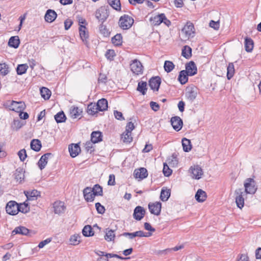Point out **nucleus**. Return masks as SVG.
Returning <instances> with one entry per match:
<instances>
[{
    "mask_svg": "<svg viewBox=\"0 0 261 261\" xmlns=\"http://www.w3.org/2000/svg\"><path fill=\"white\" fill-rule=\"evenodd\" d=\"M22 126V124L19 120H14L13 123V127L18 130Z\"/></svg>",
    "mask_w": 261,
    "mask_h": 261,
    "instance_id": "62",
    "label": "nucleus"
},
{
    "mask_svg": "<svg viewBox=\"0 0 261 261\" xmlns=\"http://www.w3.org/2000/svg\"><path fill=\"white\" fill-rule=\"evenodd\" d=\"M7 105L10 110L18 113L23 111L25 108V105L23 101H9Z\"/></svg>",
    "mask_w": 261,
    "mask_h": 261,
    "instance_id": "6",
    "label": "nucleus"
},
{
    "mask_svg": "<svg viewBox=\"0 0 261 261\" xmlns=\"http://www.w3.org/2000/svg\"><path fill=\"white\" fill-rule=\"evenodd\" d=\"M18 155L21 161H24L27 156L25 150L22 149L19 150L18 152Z\"/></svg>",
    "mask_w": 261,
    "mask_h": 261,
    "instance_id": "57",
    "label": "nucleus"
},
{
    "mask_svg": "<svg viewBox=\"0 0 261 261\" xmlns=\"http://www.w3.org/2000/svg\"><path fill=\"white\" fill-rule=\"evenodd\" d=\"M66 119V116L63 111L60 112L55 115V119L57 123L65 122Z\"/></svg>",
    "mask_w": 261,
    "mask_h": 261,
    "instance_id": "47",
    "label": "nucleus"
},
{
    "mask_svg": "<svg viewBox=\"0 0 261 261\" xmlns=\"http://www.w3.org/2000/svg\"><path fill=\"white\" fill-rule=\"evenodd\" d=\"M121 139L124 143H130L133 140V137H132V133L129 132L125 131L121 135Z\"/></svg>",
    "mask_w": 261,
    "mask_h": 261,
    "instance_id": "38",
    "label": "nucleus"
},
{
    "mask_svg": "<svg viewBox=\"0 0 261 261\" xmlns=\"http://www.w3.org/2000/svg\"><path fill=\"white\" fill-rule=\"evenodd\" d=\"M112 43L116 45L119 46L121 45L122 43V37L121 34H117L112 38Z\"/></svg>",
    "mask_w": 261,
    "mask_h": 261,
    "instance_id": "44",
    "label": "nucleus"
},
{
    "mask_svg": "<svg viewBox=\"0 0 261 261\" xmlns=\"http://www.w3.org/2000/svg\"><path fill=\"white\" fill-rule=\"evenodd\" d=\"M109 5L117 11L121 10V4L120 0H108Z\"/></svg>",
    "mask_w": 261,
    "mask_h": 261,
    "instance_id": "41",
    "label": "nucleus"
},
{
    "mask_svg": "<svg viewBox=\"0 0 261 261\" xmlns=\"http://www.w3.org/2000/svg\"><path fill=\"white\" fill-rule=\"evenodd\" d=\"M254 42L250 38L246 37L245 39V48L247 52L250 53L253 50Z\"/></svg>",
    "mask_w": 261,
    "mask_h": 261,
    "instance_id": "29",
    "label": "nucleus"
},
{
    "mask_svg": "<svg viewBox=\"0 0 261 261\" xmlns=\"http://www.w3.org/2000/svg\"><path fill=\"white\" fill-rule=\"evenodd\" d=\"M82 110L76 107H71L70 109V115L72 118L76 119L80 118Z\"/></svg>",
    "mask_w": 261,
    "mask_h": 261,
    "instance_id": "24",
    "label": "nucleus"
},
{
    "mask_svg": "<svg viewBox=\"0 0 261 261\" xmlns=\"http://www.w3.org/2000/svg\"><path fill=\"white\" fill-rule=\"evenodd\" d=\"M102 135L100 132H93L91 135V141L93 143H97L102 141Z\"/></svg>",
    "mask_w": 261,
    "mask_h": 261,
    "instance_id": "25",
    "label": "nucleus"
},
{
    "mask_svg": "<svg viewBox=\"0 0 261 261\" xmlns=\"http://www.w3.org/2000/svg\"><path fill=\"white\" fill-rule=\"evenodd\" d=\"M145 214V210L141 206H137L134 210L133 216L138 221L141 220Z\"/></svg>",
    "mask_w": 261,
    "mask_h": 261,
    "instance_id": "16",
    "label": "nucleus"
},
{
    "mask_svg": "<svg viewBox=\"0 0 261 261\" xmlns=\"http://www.w3.org/2000/svg\"><path fill=\"white\" fill-rule=\"evenodd\" d=\"M182 39L187 40L195 35L194 27L192 23L188 22L181 31Z\"/></svg>",
    "mask_w": 261,
    "mask_h": 261,
    "instance_id": "1",
    "label": "nucleus"
},
{
    "mask_svg": "<svg viewBox=\"0 0 261 261\" xmlns=\"http://www.w3.org/2000/svg\"><path fill=\"white\" fill-rule=\"evenodd\" d=\"M171 124L176 131L180 130L183 125V122L181 119L178 116L172 117L171 118Z\"/></svg>",
    "mask_w": 261,
    "mask_h": 261,
    "instance_id": "14",
    "label": "nucleus"
},
{
    "mask_svg": "<svg viewBox=\"0 0 261 261\" xmlns=\"http://www.w3.org/2000/svg\"><path fill=\"white\" fill-rule=\"evenodd\" d=\"M161 80L159 76L153 77L149 81V85L150 88L158 91L161 85Z\"/></svg>",
    "mask_w": 261,
    "mask_h": 261,
    "instance_id": "15",
    "label": "nucleus"
},
{
    "mask_svg": "<svg viewBox=\"0 0 261 261\" xmlns=\"http://www.w3.org/2000/svg\"><path fill=\"white\" fill-rule=\"evenodd\" d=\"M41 147V142L38 139H33L31 142V148L36 151H39Z\"/></svg>",
    "mask_w": 261,
    "mask_h": 261,
    "instance_id": "36",
    "label": "nucleus"
},
{
    "mask_svg": "<svg viewBox=\"0 0 261 261\" xmlns=\"http://www.w3.org/2000/svg\"><path fill=\"white\" fill-rule=\"evenodd\" d=\"M170 196V189H162L161 195L160 198L163 201H167Z\"/></svg>",
    "mask_w": 261,
    "mask_h": 261,
    "instance_id": "43",
    "label": "nucleus"
},
{
    "mask_svg": "<svg viewBox=\"0 0 261 261\" xmlns=\"http://www.w3.org/2000/svg\"><path fill=\"white\" fill-rule=\"evenodd\" d=\"M182 146L183 147V150L185 152H189L192 149V145L191 143V141L186 138H184L182 139Z\"/></svg>",
    "mask_w": 261,
    "mask_h": 261,
    "instance_id": "35",
    "label": "nucleus"
},
{
    "mask_svg": "<svg viewBox=\"0 0 261 261\" xmlns=\"http://www.w3.org/2000/svg\"><path fill=\"white\" fill-rule=\"evenodd\" d=\"M163 172L165 176H169L172 173V170L170 169L166 163H164Z\"/></svg>",
    "mask_w": 261,
    "mask_h": 261,
    "instance_id": "56",
    "label": "nucleus"
},
{
    "mask_svg": "<svg viewBox=\"0 0 261 261\" xmlns=\"http://www.w3.org/2000/svg\"><path fill=\"white\" fill-rule=\"evenodd\" d=\"M162 207V204L160 202H155L154 203H149L148 204V208L150 212L154 215L159 216L160 214Z\"/></svg>",
    "mask_w": 261,
    "mask_h": 261,
    "instance_id": "12",
    "label": "nucleus"
},
{
    "mask_svg": "<svg viewBox=\"0 0 261 261\" xmlns=\"http://www.w3.org/2000/svg\"><path fill=\"white\" fill-rule=\"evenodd\" d=\"M98 111L97 105L95 103H90L87 107V112L88 114L93 115Z\"/></svg>",
    "mask_w": 261,
    "mask_h": 261,
    "instance_id": "39",
    "label": "nucleus"
},
{
    "mask_svg": "<svg viewBox=\"0 0 261 261\" xmlns=\"http://www.w3.org/2000/svg\"><path fill=\"white\" fill-rule=\"evenodd\" d=\"M198 94V89L195 86L189 87L186 89V97L190 101H193Z\"/></svg>",
    "mask_w": 261,
    "mask_h": 261,
    "instance_id": "10",
    "label": "nucleus"
},
{
    "mask_svg": "<svg viewBox=\"0 0 261 261\" xmlns=\"http://www.w3.org/2000/svg\"><path fill=\"white\" fill-rule=\"evenodd\" d=\"M83 234L85 237H90L94 235V232L90 225H86L82 230Z\"/></svg>",
    "mask_w": 261,
    "mask_h": 261,
    "instance_id": "42",
    "label": "nucleus"
},
{
    "mask_svg": "<svg viewBox=\"0 0 261 261\" xmlns=\"http://www.w3.org/2000/svg\"><path fill=\"white\" fill-rule=\"evenodd\" d=\"M19 212L23 213H27L30 211V207L27 201L23 203H20L19 205L18 204Z\"/></svg>",
    "mask_w": 261,
    "mask_h": 261,
    "instance_id": "49",
    "label": "nucleus"
},
{
    "mask_svg": "<svg viewBox=\"0 0 261 261\" xmlns=\"http://www.w3.org/2000/svg\"><path fill=\"white\" fill-rule=\"evenodd\" d=\"M134 22V20L131 16L124 14L121 16L119 20V26L123 30H126L131 28Z\"/></svg>",
    "mask_w": 261,
    "mask_h": 261,
    "instance_id": "2",
    "label": "nucleus"
},
{
    "mask_svg": "<svg viewBox=\"0 0 261 261\" xmlns=\"http://www.w3.org/2000/svg\"><path fill=\"white\" fill-rule=\"evenodd\" d=\"M167 162L168 165L172 167L177 166L178 163L177 158L175 154H173L169 158Z\"/></svg>",
    "mask_w": 261,
    "mask_h": 261,
    "instance_id": "37",
    "label": "nucleus"
},
{
    "mask_svg": "<svg viewBox=\"0 0 261 261\" xmlns=\"http://www.w3.org/2000/svg\"><path fill=\"white\" fill-rule=\"evenodd\" d=\"M24 194L27 198V200L32 201L36 200L40 196V192L36 190H29L24 192Z\"/></svg>",
    "mask_w": 261,
    "mask_h": 261,
    "instance_id": "19",
    "label": "nucleus"
},
{
    "mask_svg": "<svg viewBox=\"0 0 261 261\" xmlns=\"http://www.w3.org/2000/svg\"><path fill=\"white\" fill-rule=\"evenodd\" d=\"M184 70L187 71V73L189 76L194 75L197 73V71L196 64L193 61H190L189 63L187 64L186 65V70Z\"/></svg>",
    "mask_w": 261,
    "mask_h": 261,
    "instance_id": "18",
    "label": "nucleus"
},
{
    "mask_svg": "<svg viewBox=\"0 0 261 261\" xmlns=\"http://www.w3.org/2000/svg\"><path fill=\"white\" fill-rule=\"evenodd\" d=\"M244 187L245 192L250 194H254L257 189L255 180L252 178H248L245 180Z\"/></svg>",
    "mask_w": 261,
    "mask_h": 261,
    "instance_id": "4",
    "label": "nucleus"
},
{
    "mask_svg": "<svg viewBox=\"0 0 261 261\" xmlns=\"http://www.w3.org/2000/svg\"><path fill=\"white\" fill-rule=\"evenodd\" d=\"M195 197L197 201L200 202H203L206 200V194L202 190L199 189L196 192Z\"/></svg>",
    "mask_w": 261,
    "mask_h": 261,
    "instance_id": "30",
    "label": "nucleus"
},
{
    "mask_svg": "<svg viewBox=\"0 0 261 261\" xmlns=\"http://www.w3.org/2000/svg\"><path fill=\"white\" fill-rule=\"evenodd\" d=\"M187 71H185L184 70L180 71L178 80L180 83L181 84L184 85L186 84L188 80V76L189 74L187 73Z\"/></svg>",
    "mask_w": 261,
    "mask_h": 261,
    "instance_id": "32",
    "label": "nucleus"
},
{
    "mask_svg": "<svg viewBox=\"0 0 261 261\" xmlns=\"http://www.w3.org/2000/svg\"><path fill=\"white\" fill-rule=\"evenodd\" d=\"M84 197L88 202L93 201L94 199L95 195H93V192L91 187H86L83 190Z\"/></svg>",
    "mask_w": 261,
    "mask_h": 261,
    "instance_id": "20",
    "label": "nucleus"
},
{
    "mask_svg": "<svg viewBox=\"0 0 261 261\" xmlns=\"http://www.w3.org/2000/svg\"><path fill=\"white\" fill-rule=\"evenodd\" d=\"M133 236L135 237H148L151 235V233L147 232L145 233L142 230H139L133 232Z\"/></svg>",
    "mask_w": 261,
    "mask_h": 261,
    "instance_id": "55",
    "label": "nucleus"
},
{
    "mask_svg": "<svg viewBox=\"0 0 261 261\" xmlns=\"http://www.w3.org/2000/svg\"><path fill=\"white\" fill-rule=\"evenodd\" d=\"M227 77L230 80L233 75L234 73V65L232 63H229L227 66Z\"/></svg>",
    "mask_w": 261,
    "mask_h": 261,
    "instance_id": "50",
    "label": "nucleus"
},
{
    "mask_svg": "<svg viewBox=\"0 0 261 261\" xmlns=\"http://www.w3.org/2000/svg\"><path fill=\"white\" fill-rule=\"evenodd\" d=\"M99 31L104 36H108L110 34V32L107 29L106 27L102 24H101L99 27Z\"/></svg>",
    "mask_w": 261,
    "mask_h": 261,
    "instance_id": "58",
    "label": "nucleus"
},
{
    "mask_svg": "<svg viewBox=\"0 0 261 261\" xmlns=\"http://www.w3.org/2000/svg\"><path fill=\"white\" fill-rule=\"evenodd\" d=\"M81 236L79 234H74L71 236L70 238V244L72 245H76L81 242Z\"/></svg>",
    "mask_w": 261,
    "mask_h": 261,
    "instance_id": "51",
    "label": "nucleus"
},
{
    "mask_svg": "<svg viewBox=\"0 0 261 261\" xmlns=\"http://www.w3.org/2000/svg\"><path fill=\"white\" fill-rule=\"evenodd\" d=\"M93 195L95 196H102L103 194L102 188L99 185L96 184L92 188Z\"/></svg>",
    "mask_w": 261,
    "mask_h": 261,
    "instance_id": "48",
    "label": "nucleus"
},
{
    "mask_svg": "<svg viewBox=\"0 0 261 261\" xmlns=\"http://www.w3.org/2000/svg\"><path fill=\"white\" fill-rule=\"evenodd\" d=\"M210 26L211 28H214L215 30H217L219 28V21L211 20L210 22Z\"/></svg>",
    "mask_w": 261,
    "mask_h": 261,
    "instance_id": "64",
    "label": "nucleus"
},
{
    "mask_svg": "<svg viewBox=\"0 0 261 261\" xmlns=\"http://www.w3.org/2000/svg\"><path fill=\"white\" fill-rule=\"evenodd\" d=\"M192 49L189 46H185L182 49V56L186 59H189L192 55Z\"/></svg>",
    "mask_w": 261,
    "mask_h": 261,
    "instance_id": "46",
    "label": "nucleus"
},
{
    "mask_svg": "<svg viewBox=\"0 0 261 261\" xmlns=\"http://www.w3.org/2000/svg\"><path fill=\"white\" fill-rule=\"evenodd\" d=\"M130 70L136 75L142 74L143 72V66L137 59H135L130 64Z\"/></svg>",
    "mask_w": 261,
    "mask_h": 261,
    "instance_id": "5",
    "label": "nucleus"
},
{
    "mask_svg": "<svg viewBox=\"0 0 261 261\" xmlns=\"http://www.w3.org/2000/svg\"><path fill=\"white\" fill-rule=\"evenodd\" d=\"M29 232V230L25 227L19 226L16 227L12 232V235L20 234L22 235H27Z\"/></svg>",
    "mask_w": 261,
    "mask_h": 261,
    "instance_id": "27",
    "label": "nucleus"
},
{
    "mask_svg": "<svg viewBox=\"0 0 261 261\" xmlns=\"http://www.w3.org/2000/svg\"><path fill=\"white\" fill-rule=\"evenodd\" d=\"M28 68V66L26 64L18 65L17 67V73L19 75H22L25 73Z\"/></svg>",
    "mask_w": 261,
    "mask_h": 261,
    "instance_id": "52",
    "label": "nucleus"
},
{
    "mask_svg": "<svg viewBox=\"0 0 261 261\" xmlns=\"http://www.w3.org/2000/svg\"><path fill=\"white\" fill-rule=\"evenodd\" d=\"M234 194L236 204L239 208L242 209L244 205V192L242 189H237L234 191Z\"/></svg>",
    "mask_w": 261,
    "mask_h": 261,
    "instance_id": "7",
    "label": "nucleus"
},
{
    "mask_svg": "<svg viewBox=\"0 0 261 261\" xmlns=\"http://www.w3.org/2000/svg\"><path fill=\"white\" fill-rule=\"evenodd\" d=\"M53 156L51 153H46L43 154L38 162V166L41 170L44 169L47 163L48 159Z\"/></svg>",
    "mask_w": 261,
    "mask_h": 261,
    "instance_id": "21",
    "label": "nucleus"
},
{
    "mask_svg": "<svg viewBox=\"0 0 261 261\" xmlns=\"http://www.w3.org/2000/svg\"><path fill=\"white\" fill-rule=\"evenodd\" d=\"M106 58L110 60H113V57L115 56V53L114 50H108L105 54Z\"/></svg>",
    "mask_w": 261,
    "mask_h": 261,
    "instance_id": "59",
    "label": "nucleus"
},
{
    "mask_svg": "<svg viewBox=\"0 0 261 261\" xmlns=\"http://www.w3.org/2000/svg\"><path fill=\"white\" fill-rule=\"evenodd\" d=\"M173 63L170 61H166L164 63V67L167 72H171L174 68Z\"/></svg>",
    "mask_w": 261,
    "mask_h": 261,
    "instance_id": "54",
    "label": "nucleus"
},
{
    "mask_svg": "<svg viewBox=\"0 0 261 261\" xmlns=\"http://www.w3.org/2000/svg\"><path fill=\"white\" fill-rule=\"evenodd\" d=\"M189 171L192 177L196 179L201 178L203 173L201 168L198 165L191 167Z\"/></svg>",
    "mask_w": 261,
    "mask_h": 261,
    "instance_id": "11",
    "label": "nucleus"
},
{
    "mask_svg": "<svg viewBox=\"0 0 261 261\" xmlns=\"http://www.w3.org/2000/svg\"><path fill=\"white\" fill-rule=\"evenodd\" d=\"M108 185L109 186H114L115 185V176L114 174L109 175Z\"/></svg>",
    "mask_w": 261,
    "mask_h": 261,
    "instance_id": "63",
    "label": "nucleus"
},
{
    "mask_svg": "<svg viewBox=\"0 0 261 261\" xmlns=\"http://www.w3.org/2000/svg\"><path fill=\"white\" fill-rule=\"evenodd\" d=\"M106 234L105 236V239L107 241H113L115 237V231L108 228L105 230Z\"/></svg>",
    "mask_w": 261,
    "mask_h": 261,
    "instance_id": "33",
    "label": "nucleus"
},
{
    "mask_svg": "<svg viewBox=\"0 0 261 261\" xmlns=\"http://www.w3.org/2000/svg\"><path fill=\"white\" fill-rule=\"evenodd\" d=\"M57 17V14L54 10L48 9L46 12L44 16V19L46 22L51 23L56 19Z\"/></svg>",
    "mask_w": 261,
    "mask_h": 261,
    "instance_id": "22",
    "label": "nucleus"
},
{
    "mask_svg": "<svg viewBox=\"0 0 261 261\" xmlns=\"http://www.w3.org/2000/svg\"><path fill=\"white\" fill-rule=\"evenodd\" d=\"M14 175L16 181L20 183L24 178V171L22 169L18 168L15 170Z\"/></svg>",
    "mask_w": 261,
    "mask_h": 261,
    "instance_id": "26",
    "label": "nucleus"
},
{
    "mask_svg": "<svg viewBox=\"0 0 261 261\" xmlns=\"http://www.w3.org/2000/svg\"><path fill=\"white\" fill-rule=\"evenodd\" d=\"M68 149L70 154L72 158L76 156L81 151L80 147L77 144L69 145Z\"/></svg>",
    "mask_w": 261,
    "mask_h": 261,
    "instance_id": "23",
    "label": "nucleus"
},
{
    "mask_svg": "<svg viewBox=\"0 0 261 261\" xmlns=\"http://www.w3.org/2000/svg\"><path fill=\"white\" fill-rule=\"evenodd\" d=\"M53 207L55 213L58 215L63 213L66 208L64 203L60 201L55 202L53 204Z\"/></svg>",
    "mask_w": 261,
    "mask_h": 261,
    "instance_id": "17",
    "label": "nucleus"
},
{
    "mask_svg": "<svg viewBox=\"0 0 261 261\" xmlns=\"http://www.w3.org/2000/svg\"><path fill=\"white\" fill-rule=\"evenodd\" d=\"M147 83L145 82H140L138 83L137 88V91L140 92L142 95H145L147 91Z\"/></svg>",
    "mask_w": 261,
    "mask_h": 261,
    "instance_id": "40",
    "label": "nucleus"
},
{
    "mask_svg": "<svg viewBox=\"0 0 261 261\" xmlns=\"http://www.w3.org/2000/svg\"><path fill=\"white\" fill-rule=\"evenodd\" d=\"M134 176L136 179H139V180H142L147 177V170L143 167L136 169L134 172Z\"/></svg>",
    "mask_w": 261,
    "mask_h": 261,
    "instance_id": "13",
    "label": "nucleus"
},
{
    "mask_svg": "<svg viewBox=\"0 0 261 261\" xmlns=\"http://www.w3.org/2000/svg\"><path fill=\"white\" fill-rule=\"evenodd\" d=\"M109 15V11L105 7L99 8L95 12L96 18L101 23H103L107 19Z\"/></svg>",
    "mask_w": 261,
    "mask_h": 261,
    "instance_id": "8",
    "label": "nucleus"
},
{
    "mask_svg": "<svg viewBox=\"0 0 261 261\" xmlns=\"http://www.w3.org/2000/svg\"><path fill=\"white\" fill-rule=\"evenodd\" d=\"M93 144L92 142L87 141L85 145L86 150L87 151H89L90 153L94 151L93 149Z\"/></svg>",
    "mask_w": 261,
    "mask_h": 261,
    "instance_id": "61",
    "label": "nucleus"
},
{
    "mask_svg": "<svg viewBox=\"0 0 261 261\" xmlns=\"http://www.w3.org/2000/svg\"><path fill=\"white\" fill-rule=\"evenodd\" d=\"M150 21L154 25H159L161 23H164L166 25L169 27L171 24L170 21L167 18L164 13L157 15L150 18Z\"/></svg>",
    "mask_w": 261,
    "mask_h": 261,
    "instance_id": "3",
    "label": "nucleus"
},
{
    "mask_svg": "<svg viewBox=\"0 0 261 261\" xmlns=\"http://www.w3.org/2000/svg\"><path fill=\"white\" fill-rule=\"evenodd\" d=\"M96 105L99 111H103L108 108V101L106 99L102 98L97 101Z\"/></svg>",
    "mask_w": 261,
    "mask_h": 261,
    "instance_id": "31",
    "label": "nucleus"
},
{
    "mask_svg": "<svg viewBox=\"0 0 261 261\" xmlns=\"http://www.w3.org/2000/svg\"><path fill=\"white\" fill-rule=\"evenodd\" d=\"M6 211L10 215H16L19 212L18 203L14 201H10L6 205Z\"/></svg>",
    "mask_w": 261,
    "mask_h": 261,
    "instance_id": "9",
    "label": "nucleus"
},
{
    "mask_svg": "<svg viewBox=\"0 0 261 261\" xmlns=\"http://www.w3.org/2000/svg\"><path fill=\"white\" fill-rule=\"evenodd\" d=\"M9 67L6 63H0V75L5 76L9 73Z\"/></svg>",
    "mask_w": 261,
    "mask_h": 261,
    "instance_id": "53",
    "label": "nucleus"
},
{
    "mask_svg": "<svg viewBox=\"0 0 261 261\" xmlns=\"http://www.w3.org/2000/svg\"><path fill=\"white\" fill-rule=\"evenodd\" d=\"M79 33L81 39L84 41L88 38V33L85 25H80L79 27Z\"/></svg>",
    "mask_w": 261,
    "mask_h": 261,
    "instance_id": "34",
    "label": "nucleus"
},
{
    "mask_svg": "<svg viewBox=\"0 0 261 261\" xmlns=\"http://www.w3.org/2000/svg\"><path fill=\"white\" fill-rule=\"evenodd\" d=\"M95 207L96 210L99 214H102L105 213V208L103 206L101 205V204L99 202H97L95 203Z\"/></svg>",
    "mask_w": 261,
    "mask_h": 261,
    "instance_id": "60",
    "label": "nucleus"
},
{
    "mask_svg": "<svg viewBox=\"0 0 261 261\" xmlns=\"http://www.w3.org/2000/svg\"><path fill=\"white\" fill-rule=\"evenodd\" d=\"M20 44V40L18 36H12L10 37L8 42V45L12 47L17 48Z\"/></svg>",
    "mask_w": 261,
    "mask_h": 261,
    "instance_id": "28",
    "label": "nucleus"
},
{
    "mask_svg": "<svg viewBox=\"0 0 261 261\" xmlns=\"http://www.w3.org/2000/svg\"><path fill=\"white\" fill-rule=\"evenodd\" d=\"M40 94L44 99H48L51 95V91L46 87H42L40 89Z\"/></svg>",
    "mask_w": 261,
    "mask_h": 261,
    "instance_id": "45",
    "label": "nucleus"
}]
</instances>
